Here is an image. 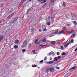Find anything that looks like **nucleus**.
I'll use <instances>...</instances> for the list:
<instances>
[{
  "mask_svg": "<svg viewBox=\"0 0 77 77\" xmlns=\"http://www.w3.org/2000/svg\"><path fill=\"white\" fill-rule=\"evenodd\" d=\"M39 68H40V67H38V69Z\"/></svg>",
  "mask_w": 77,
  "mask_h": 77,
  "instance_id": "nucleus-63",
  "label": "nucleus"
},
{
  "mask_svg": "<svg viewBox=\"0 0 77 77\" xmlns=\"http://www.w3.org/2000/svg\"><path fill=\"white\" fill-rule=\"evenodd\" d=\"M56 43V42L54 41H53L51 42V43L52 45H54Z\"/></svg>",
  "mask_w": 77,
  "mask_h": 77,
  "instance_id": "nucleus-13",
  "label": "nucleus"
},
{
  "mask_svg": "<svg viewBox=\"0 0 77 77\" xmlns=\"http://www.w3.org/2000/svg\"><path fill=\"white\" fill-rule=\"evenodd\" d=\"M26 0H22L20 2V3H24Z\"/></svg>",
  "mask_w": 77,
  "mask_h": 77,
  "instance_id": "nucleus-12",
  "label": "nucleus"
},
{
  "mask_svg": "<svg viewBox=\"0 0 77 77\" xmlns=\"http://www.w3.org/2000/svg\"><path fill=\"white\" fill-rule=\"evenodd\" d=\"M18 17H15L14 19L12 20V22H11V23H15L16 22V21H17L18 20Z\"/></svg>",
  "mask_w": 77,
  "mask_h": 77,
  "instance_id": "nucleus-2",
  "label": "nucleus"
},
{
  "mask_svg": "<svg viewBox=\"0 0 77 77\" xmlns=\"http://www.w3.org/2000/svg\"><path fill=\"white\" fill-rule=\"evenodd\" d=\"M2 22V21H0V23H1Z\"/></svg>",
  "mask_w": 77,
  "mask_h": 77,
  "instance_id": "nucleus-58",
  "label": "nucleus"
},
{
  "mask_svg": "<svg viewBox=\"0 0 77 77\" xmlns=\"http://www.w3.org/2000/svg\"><path fill=\"white\" fill-rule=\"evenodd\" d=\"M45 46H47V45H43L42 47H45Z\"/></svg>",
  "mask_w": 77,
  "mask_h": 77,
  "instance_id": "nucleus-48",
  "label": "nucleus"
},
{
  "mask_svg": "<svg viewBox=\"0 0 77 77\" xmlns=\"http://www.w3.org/2000/svg\"><path fill=\"white\" fill-rule=\"evenodd\" d=\"M51 53H52V52H50L48 54V56H51Z\"/></svg>",
  "mask_w": 77,
  "mask_h": 77,
  "instance_id": "nucleus-25",
  "label": "nucleus"
},
{
  "mask_svg": "<svg viewBox=\"0 0 77 77\" xmlns=\"http://www.w3.org/2000/svg\"><path fill=\"white\" fill-rule=\"evenodd\" d=\"M25 51H26V49H24L22 50V52L24 53V52H25Z\"/></svg>",
  "mask_w": 77,
  "mask_h": 77,
  "instance_id": "nucleus-28",
  "label": "nucleus"
},
{
  "mask_svg": "<svg viewBox=\"0 0 77 77\" xmlns=\"http://www.w3.org/2000/svg\"><path fill=\"white\" fill-rule=\"evenodd\" d=\"M68 74H69V73H67L66 74V75H68Z\"/></svg>",
  "mask_w": 77,
  "mask_h": 77,
  "instance_id": "nucleus-61",
  "label": "nucleus"
},
{
  "mask_svg": "<svg viewBox=\"0 0 77 77\" xmlns=\"http://www.w3.org/2000/svg\"><path fill=\"white\" fill-rule=\"evenodd\" d=\"M54 61H49L47 62L48 64V65H50V64H52V63H54Z\"/></svg>",
  "mask_w": 77,
  "mask_h": 77,
  "instance_id": "nucleus-5",
  "label": "nucleus"
},
{
  "mask_svg": "<svg viewBox=\"0 0 77 77\" xmlns=\"http://www.w3.org/2000/svg\"><path fill=\"white\" fill-rule=\"evenodd\" d=\"M44 3H45L44 1H43L41 3V4H44Z\"/></svg>",
  "mask_w": 77,
  "mask_h": 77,
  "instance_id": "nucleus-44",
  "label": "nucleus"
},
{
  "mask_svg": "<svg viewBox=\"0 0 77 77\" xmlns=\"http://www.w3.org/2000/svg\"><path fill=\"white\" fill-rule=\"evenodd\" d=\"M57 69H60V68L59 67H57Z\"/></svg>",
  "mask_w": 77,
  "mask_h": 77,
  "instance_id": "nucleus-54",
  "label": "nucleus"
},
{
  "mask_svg": "<svg viewBox=\"0 0 77 77\" xmlns=\"http://www.w3.org/2000/svg\"><path fill=\"white\" fill-rule=\"evenodd\" d=\"M50 60H52V59H53V58L51 57H50Z\"/></svg>",
  "mask_w": 77,
  "mask_h": 77,
  "instance_id": "nucleus-46",
  "label": "nucleus"
},
{
  "mask_svg": "<svg viewBox=\"0 0 77 77\" xmlns=\"http://www.w3.org/2000/svg\"><path fill=\"white\" fill-rule=\"evenodd\" d=\"M39 32H42V30H41V29H39Z\"/></svg>",
  "mask_w": 77,
  "mask_h": 77,
  "instance_id": "nucleus-50",
  "label": "nucleus"
},
{
  "mask_svg": "<svg viewBox=\"0 0 77 77\" xmlns=\"http://www.w3.org/2000/svg\"><path fill=\"white\" fill-rule=\"evenodd\" d=\"M29 10H28V11L27 12H29Z\"/></svg>",
  "mask_w": 77,
  "mask_h": 77,
  "instance_id": "nucleus-64",
  "label": "nucleus"
},
{
  "mask_svg": "<svg viewBox=\"0 0 77 77\" xmlns=\"http://www.w3.org/2000/svg\"><path fill=\"white\" fill-rule=\"evenodd\" d=\"M46 30H47V29H46V28L44 29H43V31H46Z\"/></svg>",
  "mask_w": 77,
  "mask_h": 77,
  "instance_id": "nucleus-41",
  "label": "nucleus"
},
{
  "mask_svg": "<svg viewBox=\"0 0 77 77\" xmlns=\"http://www.w3.org/2000/svg\"><path fill=\"white\" fill-rule=\"evenodd\" d=\"M39 46H40V47H43V46H42V45H40Z\"/></svg>",
  "mask_w": 77,
  "mask_h": 77,
  "instance_id": "nucleus-51",
  "label": "nucleus"
},
{
  "mask_svg": "<svg viewBox=\"0 0 77 77\" xmlns=\"http://www.w3.org/2000/svg\"><path fill=\"white\" fill-rule=\"evenodd\" d=\"M38 1H39V2H42V1H43V0H38Z\"/></svg>",
  "mask_w": 77,
  "mask_h": 77,
  "instance_id": "nucleus-45",
  "label": "nucleus"
},
{
  "mask_svg": "<svg viewBox=\"0 0 77 77\" xmlns=\"http://www.w3.org/2000/svg\"><path fill=\"white\" fill-rule=\"evenodd\" d=\"M27 41L25 40L23 43V47H25L27 45Z\"/></svg>",
  "mask_w": 77,
  "mask_h": 77,
  "instance_id": "nucleus-1",
  "label": "nucleus"
},
{
  "mask_svg": "<svg viewBox=\"0 0 77 77\" xmlns=\"http://www.w3.org/2000/svg\"><path fill=\"white\" fill-rule=\"evenodd\" d=\"M77 48H76V49L74 51H75V52L76 51H77Z\"/></svg>",
  "mask_w": 77,
  "mask_h": 77,
  "instance_id": "nucleus-49",
  "label": "nucleus"
},
{
  "mask_svg": "<svg viewBox=\"0 0 77 77\" xmlns=\"http://www.w3.org/2000/svg\"><path fill=\"white\" fill-rule=\"evenodd\" d=\"M32 44H30L28 46V48H30V47H31V45H32Z\"/></svg>",
  "mask_w": 77,
  "mask_h": 77,
  "instance_id": "nucleus-17",
  "label": "nucleus"
},
{
  "mask_svg": "<svg viewBox=\"0 0 77 77\" xmlns=\"http://www.w3.org/2000/svg\"><path fill=\"white\" fill-rule=\"evenodd\" d=\"M46 40L47 38H46V37H44L43 38L42 40V41L43 42H47V41Z\"/></svg>",
  "mask_w": 77,
  "mask_h": 77,
  "instance_id": "nucleus-4",
  "label": "nucleus"
},
{
  "mask_svg": "<svg viewBox=\"0 0 77 77\" xmlns=\"http://www.w3.org/2000/svg\"><path fill=\"white\" fill-rule=\"evenodd\" d=\"M19 43V41L18 40H16L15 42V44H18Z\"/></svg>",
  "mask_w": 77,
  "mask_h": 77,
  "instance_id": "nucleus-14",
  "label": "nucleus"
},
{
  "mask_svg": "<svg viewBox=\"0 0 77 77\" xmlns=\"http://www.w3.org/2000/svg\"><path fill=\"white\" fill-rule=\"evenodd\" d=\"M75 36V34L74 33L71 36L72 38H74Z\"/></svg>",
  "mask_w": 77,
  "mask_h": 77,
  "instance_id": "nucleus-16",
  "label": "nucleus"
},
{
  "mask_svg": "<svg viewBox=\"0 0 77 77\" xmlns=\"http://www.w3.org/2000/svg\"><path fill=\"white\" fill-rule=\"evenodd\" d=\"M48 69L49 70V69H50V68L48 67Z\"/></svg>",
  "mask_w": 77,
  "mask_h": 77,
  "instance_id": "nucleus-62",
  "label": "nucleus"
},
{
  "mask_svg": "<svg viewBox=\"0 0 77 77\" xmlns=\"http://www.w3.org/2000/svg\"><path fill=\"white\" fill-rule=\"evenodd\" d=\"M46 24L47 25V26H50V23L49 22H47L46 23Z\"/></svg>",
  "mask_w": 77,
  "mask_h": 77,
  "instance_id": "nucleus-23",
  "label": "nucleus"
},
{
  "mask_svg": "<svg viewBox=\"0 0 77 77\" xmlns=\"http://www.w3.org/2000/svg\"><path fill=\"white\" fill-rule=\"evenodd\" d=\"M41 43V42H39L37 43H36L35 44H40Z\"/></svg>",
  "mask_w": 77,
  "mask_h": 77,
  "instance_id": "nucleus-32",
  "label": "nucleus"
},
{
  "mask_svg": "<svg viewBox=\"0 0 77 77\" xmlns=\"http://www.w3.org/2000/svg\"><path fill=\"white\" fill-rule=\"evenodd\" d=\"M73 22L74 24L75 25H77V22H76V21H73Z\"/></svg>",
  "mask_w": 77,
  "mask_h": 77,
  "instance_id": "nucleus-19",
  "label": "nucleus"
},
{
  "mask_svg": "<svg viewBox=\"0 0 77 77\" xmlns=\"http://www.w3.org/2000/svg\"><path fill=\"white\" fill-rule=\"evenodd\" d=\"M38 39H37L34 42V43H36V42H38Z\"/></svg>",
  "mask_w": 77,
  "mask_h": 77,
  "instance_id": "nucleus-30",
  "label": "nucleus"
},
{
  "mask_svg": "<svg viewBox=\"0 0 77 77\" xmlns=\"http://www.w3.org/2000/svg\"><path fill=\"white\" fill-rule=\"evenodd\" d=\"M74 32V31L73 30H71L69 32L68 34H71V33H72L73 32Z\"/></svg>",
  "mask_w": 77,
  "mask_h": 77,
  "instance_id": "nucleus-8",
  "label": "nucleus"
},
{
  "mask_svg": "<svg viewBox=\"0 0 77 77\" xmlns=\"http://www.w3.org/2000/svg\"><path fill=\"white\" fill-rule=\"evenodd\" d=\"M57 44L58 45H59V44H60V42H57Z\"/></svg>",
  "mask_w": 77,
  "mask_h": 77,
  "instance_id": "nucleus-29",
  "label": "nucleus"
},
{
  "mask_svg": "<svg viewBox=\"0 0 77 77\" xmlns=\"http://www.w3.org/2000/svg\"><path fill=\"white\" fill-rule=\"evenodd\" d=\"M63 7H64V8H65V7H66V4H65V2H63Z\"/></svg>",
  "mask_w": 77,
  "mask_h": 77,
  "instance_id": "nucleus-11",
  "label": "nucleus"
},
{
  "mask_svg": "<svg viewBox=\"0 0 77 77\" xmlns=\"http://www.w3.org/2000/svg\"><path fill=\"white\" fill-rule=\"evenodd\" d=\"M15 14V13H13L12 14L10 15L7 18V19H8V18H11V17H13V16H14V15Z\"/></svg>",
  "mask_w": 77,
  "mask_h": 77,
  "instance_id": "nucleus-3",
  "label": "nucleus"
},
{
  "mask_svg": "<svg viewBox=\"0 0 77 77\" xmlns=\"http://www.w3.org/2000/svg\"><path fill=\"white\" fill-rule=\"evenodd\" d=\"M57 55H60V53L59 52H58L57 53Z\"/></svg>",
  "mask_w": 77,
  "mask_h": 77,
  "instance_id": "nucleus-31",
  "label": "nucleus"
},
{
  "mask_svg": "<svg viewBox=\"0 0 77 77\" xmlns=\"http://www.w3.org/2000/svg\"><path fill=\"white\" fill-rule=\"evenodd\" d=\"M53 61H54V62H55V61L57 62L58 61V59H57V57H55L54 58V60H53Z\"/></svg>",
  "mask_w": 77,
  "mask_h": 77,
  "instance_id": "nucleus-7",
  "label": "nucleus"
},
{
  "mask_svg": "<svg viewBox=\"0 0 77 77\" xmlns=\"http://www.w3.org/2000/svg\"><path fill=\"white\" fill-rule=\"evenodd\" d=\"M60 47H61V50H63V46H60Z\"/></svg>",
  "mask_w": 77,
  "mask_h": 77,
  "instance_id": "nucleus-35",
  "label": "nucleus"
},
{
  "mask_svg": "<svg viewBox=\"0 0 77 77\" xmlns=\"http://www.w3.org/2000/svg\"><path fill=\"white\" fill-rule=\"evenodd\" d=\"M51 2L52 3H54V0H51Z\"/></svg>",
  "mask_w": 77,
  "mask_h": 77,
  "instance_id": "nucleus-24",
  "label": "nucleus"
},
{
  "mask_svg": "<svg viewBox=\"0 0 77 77\" xmlns=\"http://www.w3.org/2000/svg\"><path fill=\"white\" fill-rule=\"evenodd\" d=\"M35 51V50L32 51V52L33 53H34V54H36V53Z\"/></svg>",
  "mask_w": 77,
  "mask_h": 77,
  "instance_id": "nucleus-20",
  "label": "nucleus"
},
{
  "mask_svg": "<svg viewBox=\"0 0 77 77\" xmlns=\"http://www.w3.org/2000/svg\"><path fill=\"white\" fill-rule=\"evenodd\" d=\"M46 6H47V3H45L44 4V5H43V7H45Z\"/></svg>",
  "mask_w": 77,
  "mask_h": 77,
  "instance_id": "nucleus-26",
  "label": "nucleus"
},
{
  "mask_svg": "<svg viewBox=\"0 0 77 77\" xmlns=\"http://www.w3.org/2000/svg\"><path fill=\"white\" fill-rule=\"evenodd\" d=\"M32 67L33 68H35L36 66V65H32Z\"/></svg>",
  "mask_w": 77,
  "mask_h": 77,
  "instance_id": "nucleus-18",
  "label": "nucleus"
},
{
  "mask_svg": "<svg viewBox=\"0 0 77 77\" xmlns=\"http://www.w3.org/2000/svg\"><path fill=\"white\" fill-rule=\"evenodd\" d=\"M63 31V32H64V31H66V28L65 27H64L63 28V30H62Z\"/></svg>",
  "mask_w": 77,
  "mask_h": 77,
  "instance_id": "nucleus-15",
  "label": "nucleus"
},
{
  "mask_svg": "<svg viewBox=\"0 0 77 77\" xmlns=\"http://www.w3.org/2000/svg\"><path fill=\"white\" fill-rule=\"evenodd\" d=\"M45 59L44 60H47V57H45Z\"/></svg>",
  "mask_w": 77,
  "mask_h": 77,
  "instance_id": "nucleus-38",
  "label": "nucleus"
},
{
  "mask_svg": "<svg viewBox=\"0 0 77 77\" xmlns=\"http://www.w3.org/2000/svg\"><path fill=\"white\" fill-rule=\"evenodd\" d=\"M64 47H65V48H66V47H68V45H64Z\"/></svg>",
  "mask_w": 77,
  "mask_h": 77,
  "instance_id": "nucleus-39",
  "label": "nucleus"
},
{
  "mask_svg": "<svg viewBox=\"0 0 77 77\" xmlns=\"http://www.w3.org/2000/svg\"><path fill=\"white\" fill-rule=\"evenodd\" d=\"M62 56H65L66 54V53L65 52H63L62 53Z\"/></svg>",
  "mask_w": 77,
  "mask_h": 77,
  "instance_id": "nucleus-21",
  "label": "nucleus"
},
{
  "mask_svg": "<svg viewBox=\"0 0 77 77\" xmlns=\"http://www.w3.org/2000/svg\"><path fill=\"white\" fill-rule=\"evenodd\" d=\"M6 42H8V39H6L5 40Z\"/></svg>",
  "mask_w": 77,
  "mask_h": 77,
  "instance_id": "nucleus-52",
  "label": "nucleus"
},
{
  "mask_svg": "<svg viewBox=\"0 0 77 77\" xmlns=\"http://www.w3.org/2000/svg\"><path fill=\"white\" fill-rule=\"evenodd\" d=\"M57 58L58 59H60V58H61V57H60V56H58L57 57Z\"/></svg>",
  "mask_w": 77,
  "mask_h": 77,
  "instance_id": "nucleus-33",
  "label": "nucleus"
},
{
  "mask_svg": "<svg viewBox=\"0 0 77 77\" xmlns=\"http://www.w3.org/2000/svg\"><path fill=\"white\" fill-rule=\"evenodd\" d=\"M7 0H3V2H6V1H7Z\"/></svg>",
  "mask_w": 77,
  "mask_h": 77,
  "instance_id": "nucleus-57",
  "label": "nucleus"
},
{
  "mask_svg": "<svg viewBox=\"0 0 77 77\" xmlns=\"http://www.w3.org/2000/svg\"><path fill=\"white\" fill-rule=\"evenodd\" d=\"M76 68V66H74L73 67H72V68H70V70H71V69L75 70Z\"/></svg>",
  "mask_w": 77,
  "mask_h": 77,
  "instance_id": "nucleus-10",
  "label": "nucleus"
},
{
  "mask_svg": "<svg viewBox=\"0 0 77 77\" xmlns=\"http://www.w3.org/2000/svg\"><path fill=\"white\" fill-rule=\"evenodd\" d=\"M54 36V35H51V36L50 37H49V38H50L51 37H52V36Z\"/></svg>",
  "mask_w": 77,
  "mask_h": 77,
  "instance_id": "nucleus-47",
  "label": "nucleus"
},
{
  "mask_svg": "<svg viewBox=\"0 0 77 77\" xmlns=\"http://www.w3.org/2000/svg\"><path fill=\"white\" fill-rule=\"evenodd\" d=\"M67 25L68 27V26H71V25H70V24H68Z\"/></svg>",
  "mask_w": 77,
  "mask_h": 77,
  "instance_id": "nucleus-55",
  "label": "nucleus"
},
{
  "mask_svg": "<svg viewBox=\"0 0 77 77\" xmlns=\"http://www.w3.org/2000/svg\"><path fill=\"white\" fill-rule=\"evenodd\" d=\"M63 32V31H61L58 33H60V34H62Z\"/></svg>",
  "mask_w": 77,
  "mask_h": 77,
  "instance_id": "nucleus-27",
  "label": "nucleus"
},
{
  "mask_svg": "<svg viewBox=\"0 0 77 77\" xmlns=\"http://www.w3.org/2000/svg\"><path fill=\"white\" fill-rule=\"evenodd\" d=\"M69 44H70V42H69L68 44L67 45V46L68 45H69Z\"/></svg>",
  "mask_w": 77,
  "mask_h": 77,
  "instance_id": "nucleus-43",
  "label": "nucleus"
},
{
  "mask_svg": "<svg viewBox=\"0 0 77 77\" xmlns=\"http://www.w3.org/2000/svg\"><path fill=\"white\" fill-rule=\"evenodd\" d=\"M71 43H73L74 42V40L72 39L71 41Z\"/></svg>",
  "mask_w": 77,
  "mask_h": 77,
  "instance_id": "nucleus-34",
  "label": "nucleus"
},
{
  "mask_svg": "<svg viewBox=\"0 0 77 77\" xmlns=\"http://www.w3.org/2000/svg\"><path fill=\"white\" fill-rule=\"evenodd\" d=\"M12 12V11H10V12H9V14H11V13Z\"/></svg>",
  "mask_w": 77,
  "mask_h": 77,
  "instance_id": "nucleus-42",
  "label": "nucleus"
},
{
  "mask_svg": "<svg viewBox=\"0 0 77 77\" xmlns=\"http://www.w3.org/2000/svg\"><path fill=\"white\" fill-rule=\"evenodd\" d=\"M57 33H58V30H57L56 31V32H55V34H57Z\"/></svg>",
  "mask_w": 77,
  "mask_h": 77,
  "instance_id": "nucleus-36",
  "label": "nucleus"
},
{
  "mask_svg": "<svg viewBox=\"0 0 77 77\" xmlns=\"http://www.w3.org/2000/svg\"><path fill=\"white\" fill-rule=\"evenodd\" d=\"M29 2H31V1H32V0H29Z\"/></svg>",
  "mask_w": 77,
  "mask_h": 77,
  "instance_id": "nucleus-59",
  "label": "nucleus"
},
{
  "mask_svg": "<svg viewBox=\"0 0 77 77\" xmlns=\"http://www.w3.org/2000/svg\"><path fill=\"white\" fill-rule=\"evenodd\" d=\"M60 40H57L56 41L58 42V41H60Z\"/></svg>",
  "mask_w": 77,
  "mask_h": 77,
  "instance_id": "nucleus-56",
  "label": "nucleus"
},
{
  "mask_svg": "<svg viewBox=\"0 0 77 77\" xmlns=\"http://www.w3.org/2000/svg\"><path fill=\"white\" fill-rule=\"evenodd\" d=\"M3 35H1L0 36V42H1L2 41H3Z\"/></svg>",
  "mask_w": 77,
  "mask_h": 77,
  "instance_id": "nucleus-6",
  "label": "nucleus"
},
{
  "mask_svg": "<svg viewBox=\"0 0 77 77\" xmlns=\"http://www.w3.org/2000/svg\"><path fill=\"white\" fill-rule=\"evenodd\" d=\"M18 46H17V45H15L14 46V48L15 49L17 48H18Z\"/></svg>",
  "mask_w": 77,
  "mask_h": 77,
  "instance_id": "nucleus-22",
  "label": "nucleus"
},
{
  "mask_svg": "<svg viewBox=\"0 0 77 77\" xmlns=\"http://www.w3.org/2000/svg\"><path fill=\"white\" fill-rule=\"evenodd\" d=\"M9 11V9H8V10H7V11Z\"/></svg>",
  "mask_w": 77,
  "mask_h": 77,
  "instance_id": "nucleus-60",
  "label": "nucleus"
},
{
  "mask_svg": "<svg viewBox=\"0 0 77 77\" xmlns=\"http://www.w3.org/2000/svg\"><path fill=\"white\" fill-rule=\"evenodd\" d=\"M43 2L45 3H46V2H47V0H44L43 1Z\"/></svg>",
  "mask_w": 77,
  "mask_h": 77,
  "instance_id": "nucleus-37",
  "label": "nucleus"
},
{
  "mask_svg": "<svg viewBox=\"0 0 77 77\" xmlns=\"http://www.w3.org/2000/svg\"><path fill=\"white\" fill-rule=\"evenodd\" d=\"M50 71L51 72H54V69H53V68H50Z\"/></svg>",
  "mask_w": 77,
  "mask_h": 77,
  "instance_id": "nucleus-9",
  "label": "nucleus"
},
{
  "mask_svg": "<svg viewBox=\"0 0 77 77\" xmlns=\"http://www.w3.org/2000/svg\"><path fill=\"white\" fill-rule=\"evenodd\" d=\"M51 53H51V54H54V52H51Z\"/></svg>",
  "mask_w": 77,
  "mask_h": 77,
  "instance_id": "nucleus-53",
  "label": "nucleus"
},
{
  "mask_svg": "<svg viewBox=\"0 0 77 77\" xmlns=\"http://www.w3.org/2000/svg\"><path fill=\"white\" fill-rule=\"evenodd\" d=\"M44 61L43 60H42L40 62V63H42Z\"/></svg>",
  "mask_w": 77,
  "mask_h": 77,
  "instance_id": "nucleus-40",
  "label": "nucleus"
}]
</instances>
